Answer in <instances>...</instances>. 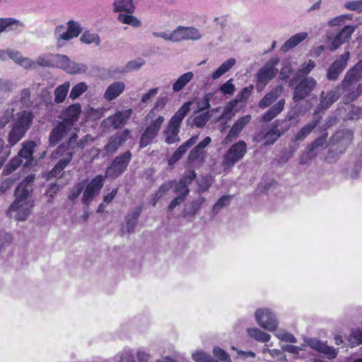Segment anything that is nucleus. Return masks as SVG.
I'll use <instances>...</instances> for the list:
<instances>
[{"label": "nucleus", "mask_w": 362, "mask_h": 362, "mask_svg": "<svg viewBox=\"0 0 362 362\" xmlns=\"http://www.w3.org/2000/svg\"><path fill=\"white\" fill-rule=\"evenodd\" d=\"M210 118L209 112H204L195 117H189L187 119V124L189 127H197L199 128L203 127Z\"/></svg>", "instance_id": "ea45409f"}, {"label": "nucleus", "mask_w": 362, "mask_h": 362, "mask_svg": "<svg viewBox=\"0 0 362 362\" xmlns=\"http://www.w3.org/2000/svg\"><path fill=\"white\" fill-rule=\"evenodd\" d=\"M293 88V102H300L308 97L317 86L316 80L308 76L295 75L289 81Z\"/></svg>", "instance_id": "7ed1b4c3"}, {"label": "nucleus", "mask_w": 362, "mask_h": 362, "mask_svg": "<svg viewBox=\"0 0 362 362\" xmlns=\"http://www.w3.org/2000/svg\"><path fill=\"white\" fill-rule=\"evenodd\" d=\"M50 57H52L54 66L60 68L66 72L70 62V59L66 55L57 54L50 55Z\"/></svg>", "instance_id": "de8ad7c7"}, {"label": "nucleus", "mask_w": 362, "mask_h": 362, "mask_svg": "<svg viewBox=\"0 0 362 362\" xmlns=\"http://www.w3.org/2000/svg\"><path fill=\"white\" fill-rule=\"evenodd\" d=\"M354 132L351 129H341L337 132L331 138L333 151L337 153H344L352 143Z\"/></svg>", "instance_id": "9d476101"}, {"label": "nucleus", "mask_w": 362, "mask_h": 362, "mask_svg": "<svg viewBox=\"0 0 362 362\" xmlns=\"http://www.w3.org/2000/svg\"><path fill=\"white\" fill-rule=\"evenodd\" d=\"M327 134L321 136L315 139L308 146V148L313 151V152H317V149L320 147H322L326 142Z\"/></svg>", "instance_id": "774afa93"}, {"label": "nucleus", "mask_w": 362, "mask_h": 362, "mask_svg": "<svg viewBox=\"0 0 362 362\" xmlns=\"http://www.w3.org/2000/svg\"><path fill=\"white\" fill-rule=\"evenodd\" d=\"M253 90V86L250 85L245 87L236 96L235 100H231V103L236 105L238 102H245L250 96Z\"/></svg>", "instance_id": "13d9d810"}, {"label": "nucleus", "mask_w": 362, "mask_h": 362, "mask_svg": "<svg viewBox=\"0 0 362 362\" xmlns=\"http://www.w3.org/2000/svg\"><path fill=\"white\" fill-rule=\"evenodd\" d=\"M305 343L313 349L317 351L320 354L326 355L328 359H334L337 357L338 354L337 349L329 346L324 342L317 339L308 338L305 339Z\"/></svg>", "instance_id": "aec40b11"}, {"label": "nucleus", "mask_w": 362, "mask_h": 362, "mask_svg": "<svg viewBox=\"0 0 362 362\" xmlns=\"http://www.w3.org/2000/svg\"><path fill=\"white\" fill-rule=\"evenodd\" d=\"M214 355L223 362H231L229 355L222 349L215 347L213 349Z\"/></svg>", "instance_id": "338daca9"}, {"label": "nucleus", "mask_w": 362, "mask_h": 362, "mask_svg": "<svg viewBox=\"0 0 362 362\" xmlns=\"http://www.w3.org/2000/svg\"><path fill=\"white\" fill-rule=\"evenodd\" d=\"M247 332L250 337L259 342H267L270 340V334L262 332L258 328H248Z\"/></svg>", "instance_id": "37998d69"}, {"label": "nucleus", "mask_w": 362, "mask_h": 362, "mask_svg": "<svg viewBox=\"0 0 362 362\" xmlns=\"http://www.w3.org/2000/svg\"><path fill=\"white\" fill-rule=\"evenodd\" d=\"M318 123L319 122L316 120L303 127L293 139V142L298 145L299 142L303 141L313 132Z\"/></svg>", "instance_id": "72a5a7b5"}, {"label": "nucleus", "mask_w": 362, "mask_h": 362, "mask_svg": "<svg viewBox=\"0 0 362 362\" xmlns=\"http://www.w3.org/2000/svg\"><path fill=\"white\" fill-rule=\"evenodd\" d=\"M87 89L88 86L86 83L84 82H80L72 88L69 94V98L72 100H75L85 93Z\"/></svg>", "instance_id": "6e6d98bb"}, {"label": "nucleus", "mask_w": 362, "mask_h": 362, "mask_svg": "<svg viewBox=\"0 0 362 362\" xmlns=\"http://www.w3.org/2000/svg\"><path fill=\"white\" fill-rule=\"evenodd\" d=\"M70 130V127L66 125L64 122H60L49 134V141L50 146H56Z\"/></svg>", "instance_id": "c85d7f7f"}, {"label": "nucleus", "mask_w": 362, "mask_h": 362, "mask_svg": "<svg viewBox=\"0 0 362 362\" xmlns=\"http://www.w3.org/2000/svg\"><path fill=\"white\" fill-rule=\"evenodd\" d=\"M35 179L34 174L28 175L16 188L14 192L15 199L20 201H34L32 195L33 192V182Z\"/></svg>", "instance_id": "ddd939ff"}, {"label": "nucleus", "mask_w": 362, "mask_h": 362, "mask_svg": "<svg viewBox=\"0 0 362 362\" xmlns=\"http://www.w3.org/2000/svg\"><path fill=\"white\" fill-rule=\"evenodd\" d=\"M192 358L196 362H219L214 359L211 355L204 352L197 351L192 354Z\"/></svg>", "instance_id": "680f3d73"}, {"label": "nucleus", "mask_w": 362, "mask_h": 362, "mask_svg": "<svg viewBox=\"0 0 362 362\" xmlns=\"http://www.w3.org/2000/svg\"><path fill=\"white\" fill-rule=\"evenodd\" d=\"M4 57L5 61L9 58L13 61L16 64L23 66L25 69H30L32 66L35 65L34 61L30 58L23 57L19 51L6 49H4Z\"/></svg>", "instance_id": "b1692460"}, {"label": "nucleus", "mask_w": 362, "mask_h": 362, "mask_svg": "<svg viewBox=\"0 0 362 362\" xmlns=\"http://www.w3.org/2000/svg\"><path fill=\"white\" fill-rule=\"evenodd\" d=\"M70 88V83L66 81L63 84L57 87L54 91V102L57 104L62 103L66 99L69 90Z\"/></svg>", "instance_id": "58836bf2"}, {"label": "nucleus", "mask_w": 362, "mask_h": 362, "mask_svg": "<svg viewBox=\"0 0 362 362\" xmlns=\"http://www.w3.org/2000/svg\"><path fill=\"white\" fill-rule=\"evenodd\" d=\"M247 153V144L244 141H239L233 144L223 156L222 165L226 168H230L236 163L243 158Z\"/></svg>", "instance_id": "6e6552de"}, {"label": "nucleus", "mask_w": 362, "mask_h": 362, "mask_svg": "<svg viewBox=\"0 0 362 362\" xmlns=\"http://www.w3.org/2000/svg\"><path fill=\"white\" fill-rule=\"evenodd\" d=\"M192 103V100L185 103L170 119L168 126L163 131V134L165 136V141L168 145L180 141L179 133L181 124L189 113Z\"/></svg>", "instance_id": "f03ea898"}, {"label": "nucleus", "mask_w": 362, "mask_h": 362, "mask_svg": "<svg viewBox=\"0 0 362 362\" xmlns=\"http://www.w3.org/2000/svg\"><path fill=\"white\" fill-rule=\"evenodd\" d=\"M88 70L86 64L83 63H76L70 60L66 73L70 74H78L85 73Z\"/></svg>", "instance_id": "864d4df0"}, {"label": "nucleus", "mask_w": 362, "mask_h": 362, "mask_svg": "<svg viewBox=\"0 0 362 362\" xmlns=\"http://www.w3.org/2000/svg\"><path fill=\"white\" fill-rule=\"evenodd\" d=\"M255 320L260 327L269 332L275 331L279 325L275 315L267 308L257 309L255 312Z\"/></svg>", "instance_id": "f8f14e48"}, {"label": "nucleus", "mask_w": 362, "mask_h": 362, "mask_svg": "<svg viewBox=\"0 0 362 362\" xmlns=\"http://www.w3.org/2000/svg\"><path fill=\"white\" fill-rule=\"evenodd\" d=\"M283 88L278 86L273 88L269 93L266 94L259 102V107L264 109L270 106L281 95Z\"/></svg>", "instance_id": "2f4dec72"}, {"label": "nucleus", "mask_w": 362, "mask_h": 362, "mask_svg": "<svg viewBox=\"0 0 362 362\" xmlns=\"http://www.w3.org/2000/svg\"><path fill=\"white\" fill-rule=\"evenodd\" d=\"M74 147L72 148L71 151H66L63 154V158L60 159L55 166L50 171L49 175L52 177H61L62 175V173L64 169L67 166V165L71 162L74 155Z\"/></svg>", "instance_id": "cd10ccee"}, {"label": "nucleus", "mask_w": 362, "mask_h": 362, "mask_svg": "<svg viewBox=\"0 0 362 362\" xmlns=\"http://www.w3.org/2000/svg\"><path fill=\"white\" fill-rule=\"evenodd\" d=\"M132 112V110L131 109L117 112L115 115L108 117L104 122L109 123L115 129H119L127 122Z\"/></svg>", "instance_id": "393cba45"}, {"label": "nucleus", "mask_w": 362, "mask_h": 362, "mask_svg": "<svg viewBox=\"0 0 362 362\" xmlns=\"http://www.w3.org/2000/svg\"><path fill=\"white\" fill-rule=\"evenodd\" d=\"M175 42L183 40H198L202 38L199 30L194 27L178 26L174 30Z\"/></svg>", "instance_id": "6ab92c4d"}, {"label": "nucleus", "mask_w": 362, "mask_h": 362, "mask_svg": "<svg viewBox=\"0 0 362 362\" xmlns=\"http://www.w3.org/2000/svg\"><path fill=\"white\" fill-rule=\"evenodd\" d=\"M164 120V117L160 115L156 119L151 121L140 136L139 143L140 148H144L153 143L158 135Z\"/></svg>", "instance_id": "1a4fd4ad"}, {"label": "nucleus", "mask_w": 362, "mask_h": 362, "mask_svg": "<svg viewBox=\"0 0 362 362\" xmlns=\"http://www.w3.org/2000/svg\"><path fill=\"white\" fill-rule=\"evenodd\" d=\"M356 28V25H346L344 26L334 37L329 38V44L327 47L331 51H334L338 49L341 45L347 42L351 35L354 33Z\"/></svg>", "instance_id": "f3484780"}, {"label": "nucleus", "mask_w": 362, "mask_h": 362, "mask_svg": "<svg viewBox=\"0 0 362 362\" xmlns=\"http://www.w3.org/2000/svg\"><path fill=\"white\" fill-rule=\"evenodd\" d=\"M145 64L144 60L138 59V60H132L127 62L124 67H122L120 72L127 73L129 71L139 70L141 68V66Z\"/></svg>", "instance_id": "bf43d9fd"}, {"label": "nucleus", "mask_w": 362, "mask_h": 362, "mask_svg": "<svg viewBox=\"0 0 362 362\" xmlns=\"http://www.w3.org/2000/svg\"><path fill=\"white\" fill-rule=\"evenodd\" d=\"M279 63V58L270 59L257 74V89L262 90L278 73L276 66Z\"/></svg>", "instance_id": "423d86ee"}, {"label": "nucleus", "mask_w": 362, "mask_h": 362, "mask_svg": "<svg viewBox=\"0 0 362 362\" xmlns=\"http://www.w3.org/2000/svg\"><path fill=\"white\" fill-rule=\"evenodd\" d=\"M275 336L281 341L286 342L296 343V338L291 333H288L284 330H279L275 333Z\"/></svg>", "instance_id": "69168bd1"}, {"label": "nucleus", "mask_w": 362, "mask_h": 362, "mask_svg": "<svg viewBox=\"0 0 362 362\" xmlns=\"http://www.w3.org/2000/svg\"><path fill=\"white\" fill-rule=\"evenodd\" d=\"M236 61L234 58H230L225 61L211 75L214 80L218 79L223 74L229 71L235 64Z\"/></svg>", "instance_id": "79ce46f5"}, {"label": "nucleus", "mask_w": 362, "mask_h": 362, "mask_svg": "<svg viewBox=\"0 0 362 362\" xmlns=\"http://www.w3.org/2000/svg\"><path fill=\"white\" fill-rule=\"evenodd\" d=\"M199 135L193 136L189 139L183 143L181 146H180L173 153L172 156L168 159V164L170 165H173L176 162H177L187 151V150L197 143Z\"/></svg>", "instance_id": "a878e982"}, {"label": "nucleus", "mask_w": 362, "mask_h": 362, "mask_svg": "<svg viewBox=\"0 0 362 362\" xmlns=\"http://www.w3.org/2000/svg\"><path fill=\"white\" fill-rule=\"evenodd\" d=\"M233 197V195H223L219 198L213 206L211 214L213 216L217 215L223 208L228 206L230 204Z\"/></svg>", "instance_id": "c03bdc74"}, {"label": "nucleus", "mask_w": 362, "mask_h": 362, "mask_svg": "<svg viewBox=\"0 0 362 362\" xmlns=\"http://www.w3.org/2000/svg\"><path fill=\"white\" fill-rule=\"evenodd\" d=\"M252 116L246 115L240 117L230 128L228 134L223 141V144H228L235 141L242 130L251 122Z\"/></svg>", "instance_id": "a211bd4d"}, {"label": "nucleus", "mask_w": 362, "mask_h": 362, "mask_svg": "<svg viewBox=\"0 0 362 362\" xmlns=\"http://www.w3.org/2000/svg\"><path fill=\"white\" fill-rule=\"evenodd\" d=\"M125 84L122 81H116L110 84L104 93V98L111 101L117 98L124 90Z\"/></svg>", "instance_id": "7c9ffc66"}, {"label": "nucleus", "mask_w": 362, "mask_h": 362, "mask_svg": "<svg viewBox=\"0 0 362 362\" xmlns=\"http://www.w3.org/2000/svg\"><path fill=\"white\" fill-rule=\"evenodd\" d=\"M206 201L205 197L200 196L197 199L192 201L186 209V215L189 216H195L200 210L202 204Z\"/></svg>", "instance_id": "49530a36"}, {"label": "nucleus", "mask_w": 362, "mask_h": 362, "mask_svg": "<svg viewBox=\"0 0 362 362\" xmlns=\"http://www.w3.org/2000/svg\"><path fill=\"white\" fill-rule=\"evenodd\" d=\"M174 192L178 193V197H183V199H186L189 193V189L188 187L187 183L183 182L180 180L178 182L173 180Z\"/></svg>", "instance_id": "603ef678"}, {"label": "nucleus", "mask_w": 362, "mask_h": 362, "mask_svg": "<svg viewBox=\"0 0 362 362\" xmlns=\"http://www.w3.org/2000/svg\"><path fill=\"white\" fill-rule=\"evenodd\" d=\"M35 65L31 69H35L37 66L40 67H50L54 66V62H52V58L48 59L45 56H39L36 61L34 62Z\"/></svg>", "instance_id": "0e129e2a"}, {"label": "nucleus", "mask_w": 362, "mask_h": 362, "mask_svg": "<svg viewBox=\"0 0 362 362\" xmlns=\"http://www.w3.org/2000/svg\"><path fill=\"white\" fill-rule=\"evenodd\" d=\"M37 144L34 141H25L22 144V148L18 155L23 158L30 159L33 157Z\"/></svg>", "instance_id": "a19ab883"}, {"label": "nucleus", "mask_w": 362, "mask_h": 362, "mask_svg": "<svg viewBox=\"0 0 362 362\" xmlns=\"http://www.w3.org/2000/svg\"><path fill=\"white\" fill-rule=\"evenodd\" d=\"M35 119L34 113L30 110H23L16 115L10 126L7 141L11 146H15L31 128Z\"/></svg>", "instance_id": "f257e3e1"}, {"label": "nucleus", "mask_w": 362, "mask_h": 362, "mask_svg": "<svg viewBox=\"0 0 362 362\" xmlns=\"http://www.w3.org/2000/svg\"><path fill=\"white\" fill-rule=\"evenodd\" d=\"M77 138L78 136L76 133L72 134L67 143H63L57 148L56 153L60 156H63L64 153L69 151V146H71L73 143L76 142Z\"/></svg>", "instance_id": "052dcab7"}, {"label": "nucleus", "mask_w": 362, "mask_h": 362, "mask_svg": "<svg viewBox=\"0 0 362 362\" xmlns=\"http://www.w3.org/2000/svg\"><path fill=\"white\" fill-rule=\"evenodd\" d=\"M24 26L23 23L13 18H0V34L3 32L15 31Z\"/></svg>", "instance_id": "c756f323"}, {"label": "nucleus", "mask_w": 362, "mask_h": 362, "mask_svg": "<svg viewBox=\"0 0 362 362\" xmlns=\"http://www.w3.org/2000/svg\"><path fill=\"white\" fill-rule=\"evenodd\" d=\"M118 21L124 24L132 25L139 28L141 25V21L134 16L119 13L118 15Z\"/></svg>", "instance_id": "3c124183"}, {"label": "nucleus", "mask_w": 362, "mask_h": 362, "mask_svg": "<svg viewBox=\"0 0 362 362\" xmlns=\"http://www.w3.org/2000/svg\"><path fill=\"white\" fill-rule=\"evenodd\" d=\"M308 37L307 33H297L292 37H291L288 40H286L284 44L281 46V49L286 52L289 49L295 47L301 42H303Z\"/></svg>", "instance_id": "f704fd0d"}, {"label": "nucleus", "mask_w": 362, "mask_h": 362, "mask_svg": "<svg viewBox=\"0 0 362 362\" xmlns=\"http://www.w3.org/2000/svg\"><path fill=\"white\" fill-rule=\"evenodd\" d=\"M141 211L142 206H139L136 207L132 212H129L127 214L124 218V223L122 225V235H123L124 233L128 234L134 233L135 228L137 224L139 217L141 215Z\"/></svg>", "instance_id": "4be33fe9"}, {"label": "nucleus", "mask_w": 362, "mask_h": 362, "mask_svg": "<svg viewBox=\"0 0 362 362\" xmlns=\"http://www.w3.org/2000/svg\"><path fill=\"white\" fill-rule=\"evenodd\" d=\"M341 96V87L339 86L332 88L327 93L322 91L320 95L318 108L325 110L331 107Z\"/></svg>", "instance_id": "412c9836"}, {"label": "nucleus", "mask_w": 362, "mask_h": 362, "mask_svg": "<svg viewBox=\"0 0 362 362\" xmlns=\"http://www.w3.org/2000/svg\"><path fill=\"white\" fill-rule=\"evenodd\" d=\"M349 341L351 346H356L362 344V329L353 330L349 335Z\"/></svg>", "instance_id": "e2e57ef3"}, {"label": "nucleus", "mask_w": 362, "mask_h": 362, "mask_svg": "<svg viewBox=\"0 0 362 362\" xmlns=\"http://www.w3.org/2000/svg\"><path fill=\"white\" fill-rule=\"evenodd\" d=\"M285 105V100L281 99L272 107H271L262 116L263 122H270L282 112Z\"/></svg>", "instance_id": "473e14b6"}, {"label": "nucleus", "mask_w": 362, "mask_h": 362, "mask_svg": "<svg viewBox=\"0 0 362 362\" xmlns=\"http://www.w3.org/2000/svg\"><path fill=\"white\" fill-rule=\"evenodd\" d=\"M308 37L307 33H297L292 37H291L288 40H286L284 44L281 46V49L286 52L289 49L295 47L301 42H303Z\"/></svg>", "instance_id": "c9c22d12"}, {"label": "nucleus", "mask_w": 362, "mask_h": 362, "mask_svg": "<svg viewBox=\"0 0 362 362\" xmlns=\"http://www.w3.org/2000/svg\"><path fill=\"white\" fill-rule=\"evenodd\" d=\"M293 105L291 106V110L288 112L286 119L288 121H291L299 115H303L306 112L305 107L300 103V102H293Z\"/></svg>", "instance_id": "a18cd8bd"}, {"label": "nucleus", "mask_w": 362, "mask_h": 362, "mask_svg": "<svg viewBox=\"0 0 362 362\" xmlns=\"http://www.w3.org/2000/svg\"><path fill=\"white\" fill-rule=\"evenodd\" d=\"M361 75L362 59L346 72L345 77L341 82V86H343L344 89L349 88L352 83L356 82Z\"/></svg>", "instance_id": "bb28decb"}, {"label": "nucleus", "mask_w": 362, "mask_h": 362, "mask_svg": "<svg viewBox=\"0 0 362 362\" xmlns=\"http://www.w3.org/2000/svg\"><path fill=\"white\" fill-rule=\"evenodd\" d=\"M80 41L84 44H95L96 46L100 44V37L96 33H91L89 31H85L80 37Z\"/></svg>", "instance_id": "09e8293b"}, {"label": "nucleus", "mask_w": 362, "mask_h": 362, "mask_svg": "<svg viewBox=\"0 0 362 362\" xmlns=\"http://www.w3.org/2000/svg\"><path fill=\"white\" fill-rule=\"evenodd\" d=\"M350 58V52L349 51L341 54L336 60L329 66L327 78L330 81H335L338 78L339 74L346 68L348 61Z\"/></svg>", "instance_id": "dca6fc26"}, {"label": "nucleus", "mask_w": 362, "mask_h": 362, "mask_svg": "<svg viewBox=\"0 0 362 362\" xmlns=\"http://www.w3.org/2000/svg\"><path fill=\"white\" fill-rule=\"evenodd\" d=\"M85 186V181H81L77 183L70 189L69 194L68 195V199L71 202H74L84 189Z\"/></svg>", "instance_id": "5fc2aeb1"}, {"label": "nucleus", "mask_w": 362, "mask_h": 362, "mask_svg": "<svg viewBox=\"0 0 362 362\" xmlns=\"http://www.w3.org/2000/svg\"><path fill=\"white\" fill-rule=\"evenodd\" d=\"M113 11H121L132 13L134 11V6L132 0H115L113 3Z\"/></svg>", "instance_id": "e433bc0d"}, {"label": "nucleus", "mask_w": 362, "mask_h": 362, "mask_svg": "<svg viewBox=\"0 0 362 362\" xmlns=\"http://www.w3.org/2000/svg\"><path fill=\"white\" fill-rule=\"evenodd\" d=\"M281 123H285V125L279 127L281 126L280 121H276V124L273 125L270 129L262 130L257 135L260 139L265 140L264 144L265 146L274 144L282 134L289 129L290 124L286 120L281 121Z\"/></svg>", "instance_id": "9b49d317"}, {"label": "nucleus", "mask_w": 362, "mask_h": 362, "mask_svg": "<svg viewBox=\"0 0 362 362\" xmlns=\"http://www.w3.org/2000/svg\"><path fill=\"white\" fill-rule=\"evenodd\" d=\"M22 158H23L20 156L18 154V156L13 158L4 168L3 173L5 175H8L16 170L22 163Z\"/></svg>", "instance_id": "8fccbe9b"}, {"label": "nucleus", "mask_w": 362, "mask_h": 362, "mask_svg": "<svg viewBox=\"0 0 362 362\" xmlns=\"http://www.w3.org/2000/svg\"><path fill=\"white\" fill-rule=\"evenodd\" d=\"M130 134L131 132L128 129L117 132L110 137L107 144L104 147V151L107 155L115 153L120 146L124 144L130 137Z\"/></svg>", "instance_id": "4468645a"}, {"label": "nucleus", "mask_w": 362, "mask_h": 362, "mask_svg": "<svg viewBox=\"0 0 362 362\" xmlns=\"http://www.w3.org/2000/svg\"><path fill=\"white\" fill-rule=\"evenodd\" d=\"M132 157V154L130 151H127L124 153L116 156L106 168L105 177L115 179L121 175L127 170Z\"/></svg>", "instance_id": "0eeeda50"}, {"label": "nucleus", "mask_w": 362, "mask_h": 362, "mask_svg": "<svg viewBox=\"0 0 362 362\" xmlns=\"http://www.w3.org/2000/svg\"><path fill=\"white\" fill-rule=\"evenodd\" d=\"M194 78V74L192 71L185 73L178 77L176 81L173 84V90L174 92L182 90L184 87L187 85Z\"/></svg>", "instance_id": "4c0bfd02"}, {"label": "nucleus", "mask_w": 362, "mask_h": 362, "mask_svg": "<svg viewBox=\"0 0 362 362\" xmlns=\"http://www.w3.org/2000/svg\"><path fill=\"white\" fill-rule=\"evenodd\" d=\"M34 206V201L13 200L7 215L17 221H25L30 216Z\"/></svg>", "instance_id": "39448f33"}, {"label": "nucleus", "mask_w": 362, "mask_h": 362, "mask_svg": "<svg viewBox=\"0 0 362 362\" xmlns=\"http://www.w3.org/2000/svg\"><path fill=\"white\" fill-rule=\"evenodd\" d=\"M103 185L104 177L103 175H98L94 177L84 189L82 198L83 204L88 205L93 197L99 193Z\"/></svg>", "instance_id": "2eb2a0df"}, {"label": "nucleus", "mask_w": 362, "mask_h": 362, "mask_svg": "<svg viewBox=\"0 0 362 362\" xmlns=\"http://www.w3.org/2000/svg\"><path fill=\"white\" fill-rule=\"evenodd\" d=\"M13 112L14 110L13 108H8L3 112L0 115V129H4L14 119Z\"/></svg>", "instance_id": "4d7b16f0"}, {"label": "nucleus", "mask_w": 362, "mask_h": 362, "mask_svg": "<svg viewBox=\"0 0 362 362\" xmlns=\"http://www.w3.org/2000/svg\"><path fill=\"white\" fill-rule=\"evenodd\" d=\"M81 112V105L78 103L73 104L63 110L59 117L66 125L71 127L78 120L79 115Z\"/></svg>", "instance_id": "5701e85b"}, {"label": "nucleus", "mask_w": 362, "mask_h": 362, "mask_svg": "<svg viewBox=\"0 0 362 362\" xmlns=\"http://www.w3.org/2000/svg\"><path fill=\"white\" fill-rule=\"evenodd\" d=\"M82 31L81 25L73 20L68 21L67 29L63 25H57L54 29V37L57 40V46H64V41H69L77 37Z\"/></svg>", "instance_id": "20e7f679"}]
</instances>
